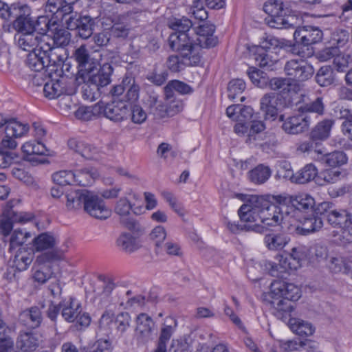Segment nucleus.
I'll return each instance as SVG.
<instances>
[{
	"instance_id": "4c0bfd02",
	"label": "nucleus",
	"mask_w": 352,
	"mask_h": 352,
	"mask_svg": "<svg viewBox=\"0 0 352 352\" xmlns=\"http://www.w3.org/2000/svg\"><path fill=\"white\" fill-rule=\"evenodd\" d=\"M290 238L284 233H270L264 237V243L270 250H280L289 242Z\"/></svg>"
},
{
	"instance_id": "79ce46f5",
	"label": "nucleus",
	"mask_w": 352,
	"mask_h": 352,
	"mask_svg": "<svg viewBox=\"0 0 352 352\" xmlns=\"http://www.w3.org/2000/svg\"><path fill=\"white\" fill-rule=\"evenodd\" d=\"M88 192L89 190H78L68 192L66 195V207L67 209L72 210L81 208L82 206H84Z\"/></svg>"
},
{
	"instance_id": "f8f14e48",
	"label": "nucleus",
	"mask_w": 352,
	"mask_h": 352,
	"mask_svg": "<svg viewBox=\"0 0 352 352\" xmlns=\"http://www.w3.org/2000/svg\"><path fill=\"white\" fill-rule=\"evenodd\" d=\"M327 222L335 228L340 229L344 234L352 237V213L345 209H333L326 211Z\"/></svg>"
},
{
	"instance_id": "7ed1b4c3",
	"label": "nucleus",
	"mask_w": 352,
	"mask_h": 352,
	"mask_svg": "<svg viewBox=\"0 0 352 352\" xmlns=\"http://www.w3.org/2000/svg\"><path fill=\"white\" fill-rule=\"evenodd\" d=\"M263 10L268 14L265 22L269 27L276 29L294 28L292 23L294 18L291 16L292 9L282 0L266 1Z\"/></svg>"
},
{
	"instance_id": "a19ab883",
	"label": "nucleus",
	"mask_w": 352,
	"mask_h": 352,
	"mask_svg": "<svg viewBox=\"0 0 352 352\" xmlns=\"http://www.w3.org/2000/svg\"><path fill=\"white\" fill-rule=\"evenodd\" d=\"M123 83L126 85V93L122 99L130 105L133 104L139 98V85L135 83V78L131 76H126L123 78Z\"/></svg>"
},
{
	"instance_id": "7c9ffc66",
	"label": "nucleus",
	"mask_w": 352,
	"mask_h": 352,
	"mask_svg": "<svg viewBox=\"0 0 352 352\" xmlns=\"http://www.w3.org/2000/svg\"><path fill=\"white\" fill-rule=\"evenodd\" d=\"M278 96L274 93L265 94L260 100V109L265 119L276 120L278 116Z\"/></svg>"
},
{
	"instance_id": "2f4dec72",
	"label": "nucleus",
	"mask_w": 352,
	"mask_h": 352,
	"mask_svg": "<svg viewBox=\"0 0 352 352\" xmlns=\"http://www.w3.org/2000/svg\"><path fill=\"white\" fill-rule=\"evenodd\" d=\"M115 288L113 280L109 276L100 274L98 276V283L94 289L95 298L100 301L107 300Z\"/></svg>"
},
{
	"instance_id": "b1692460",
	"label": "nucleus",
	"mask_w": 352,
	"mask_h": 352,
	"mask_svg": "<svg viewBox=\"0 0 352 352\" xmlns=\"http://www.w3.org/2000/svg\"><path fill=\"white\" fill-rule=\"evenodd\" d=\"M267 298L272 309V313L276 317L284 320L290 316V314L294 309L292 302L284 299L282 296H274L272 295V292H269Z\"/></svg>"
},
{
	"instance_id": "f704fd0d",
	"label": "nucleus",
	"mask_w": 352,
	"mask_h": 352,
	"mask_svg": "<svg viewBox=\"0 0 352 352\" xmlns=\"http://www.w3.org/2000/svg\"><path fill=\"white\" fill-rule=\"evenodd\" d=\"M113 67L109 63H104L96 74L89 75V82H93L100 89L111 82Z\"/></svg>"
},
{
	"instance_id": "e2e57ef3",
	"label": "nucleus",
	"mask_w": 352,
	"mask_h": 352,
	"mask_svg": "<svg viewBox=\"0 0 352 352\" xmlns=\"http://www.w3.org/2000/svg\"><path fill=\"white\" fill-rule=\"evenodd\" d=\"M131 121L137 124H142L147 118V114L142 107L137 104H129Z\"/></svg>"
},
{
	"instance_id": "a878e982",
	"label": "nucleus",
	"mask_w": 352,
	"mask_h": 352,
	"mask_svg": "<svg viewBox=\"0 0 352 352\" xmlns=\"http://www.w3.org/2000/svg\"><path fill=\"white\" fill-rule=\"evenodd\" d=\"M154 108L151 107L150 113L157 118H164L166 116H173L174 115L181 112L184 108L182 101L179 100H170L167 106L162 104L156 100H153Z\"/></svg>"
},
{
	"instance_id": "a18cd8bd",
	"label": "nucleus",
	"mask_w": 352,
	"mask_h": 352,
	"mask_svg": "<svg viewBox=\"0 0 352 352\" xmlns=\"http://www.w3.org/2000/svg\"><path fill=\"white\" fill-rule=\"evenodd\" d=\"M289 324L292 331L300 336H309L315 332V327L310 322L301 319L292 318Z\"/></svg>"
},
{
	"instance_id": "3c124183",
	"label": "nucleus",
	"mask_w": 352,
	"mask_h": 352,
	"mask_svg": "<svg viewBox=\"0 0 352 352\" xmlns=\"http://www.w3.org/2000/svg\"><path fill=\"white\" fill-rule=\"evenodd\" d=\"M142 207L133 208L132 204L126 198H120L116 203L114 210L121 218L127 217L131 211L135 214H140L142 212Z\"/></svg>"
},
{
	"instance_id": "0eeeda50",
	"label": "nucleus",
	"mask_w": 352,
	"mask_h": 352,
	"mask_svg": "<svg viewBox=\"0 0 352 352\" xmlns=\"http://www.w3.org/2000/svg\"><path fill=\"white\" fill-rule=\"evenodd\" d=\"M62 307L61 316L67 322H75L80 327H87L91 322V317L82 311L81 302L75 297L69 296L60 302Z\"/></svg>"
},
{
	"instance_id": "9d476101",
	"label": "nucleus",
	"mask_w": 352,
	"mask_h": 352,
	"mask_svg": "<svg viewBox=\"0 0 352 352\" xmlns=\"http://www.w3.org/2000/svg\"><path fill=\"white\" fill-rule=\"evenodd\" d=\"M94 108H98L99 113H102L104 117L116 122L127 120L130 116L129 104L122 99H115L107 104L99 102Z\"/></svg>"
},
{
	"instance_id": "bf43d9fd",
	"label": "nucleus",
	"mask_w": 352,
	"mask_h": 352,
	"mask_svg": "<svg viewBox=\"0 0 352 352\" xmlns=\"http://www.w3.org/2000/svg\"><path fill=\"white\" fill-rule=\"evenodd\" d=\"M114 323L116 330L122 334L125 333L131 326V315L128 312H120L116 316Z\"/></svg>"
},
{
	"instance_id": "9b49d317",
	"label": "nucleus",
	"mask_w": 352,
	"mask_h": 352,
	"mask_svg": "<svg viewBox=\"0 0 352 352\" xmlns=\"http://www.w3.org/2000/svg\"><path fill=\"white\" fill-rule=\"evenodd\" d=\"M65 25L68 30L76 31L80 38L87 39L93 34L96 21L89 15H80L75 12V15L66 19Z\"/></svg>"
},
{
	"instance_id": "0e129e2a",
	"label": "nucleus",
	"mask_w": 352,
	"mask_h": 352,
	"mask_svg": "<svg viewBox=\"0 0 352 352\" xmlns=\"http://www.w3.org/2000/svg\"><path fill=\"white\" fill-rule=\"evenodd\" d=\"M100 89L93 82H87L82 87V96L85 100L88 101H94L99 96Z\"/></svg>"
},
{
	"instance_id": "603ef678",
	"label": "nucleus",
	"mask_w": 352,
	"mask_h": 352,
	"mask_svg": "<svg viewBox=\"0 0 352 352\" xmlns=\"http://www.w3.org/2000/svg\"><path fill=\"white\" fill-rule=\"evenodd\" d=\"M33 256L31 253L19 248L13 260V266L19 271L26 270L32 261Z\"/></svg>"
},
{
	"instance_id": "338daca9",
	"label": "nucleus",
	"mask_w": 352,
	"mask_h": 352,
	"mask_svg": "<svg viewBox=\"0 0 352 352\" xmlns=\"http://www.w3.org/2000/svg\"><path fill=\"white\" fill-rule=\"evenodd\" d=\"M78 1V0H63L61 8H60L56 19H64L65 21L69 16L75 15V13H73V5Z\"/></svg>"
},
{
	"instance_id": "393cba45",
	"label": "nucleus",
	"mask_w": 352,
	"mask_h": 352,
	"mask_svg": "<svg viewBox=\"0 0 352 352\" xmlns=\"http://www.w3.org/2000/svg\"><path fill=\"white\" fill-rule=\"evenodd\" d=\"M177 327V320L172 316L166 317L162 324L157 346L153 352H166V345Z\"/></svg>"
},
{
	"instance_id": "473e14b6",
	"label": "nucleus",
	"mask_w": 352,
	"mask_h": 352,
	"mask_svg": "<svg viewBox=\"0 0 352 352\" xmlns=\"http://www.w3.org/2000/svg\"><path fill=\"white\" fill-rule=\"evenodd\" d=\"M74 184L82 186L91 185L98 176L96 169L91 167H85L73 171Z\"/></svg>"
},
{
	"instance_id": "4be33fe9",
	"label": "nucleus",
	"mask_w": 352,
	"mask_h": 352,
	"mask_svg": "<svg viewBox=\"0 0 352 352\" xmlns=\"http://www.w3.org/2000/svg\"><path fill=\"white\" fill-rule=\"evenodd\" d=\"M45 36L48 35L41 34L36 32L16 33L14 41L19 48L31 52L41 47V43Z\"/></svg>"
},
{
	"instance_id": "4d7b16f0",
	"label": "nucleus",
	"mask_w": 352,
	"mask_h": 352,
	"mask_svg": "<svg viewBox=\"0 0 352 352\" xmlns=\"http://www.w3.org/2000/svg\"><path fill=\"white\" fill-rule=\"evenodd\" d=\"M71 40L70 33L65 29H56L53 38L49 43L56 45L57 47H63L67 45Z\"/></svg>"
},
{
	"instance_id": "864d4df0",
	"label": "nucleus",
	"mask_w": 352,
	"mask_h": 352,
	"mask_svg": "<svg viewBox=\"0 0 352 352\" xmlns=\"http://www.w3.org/2000/svg\"><path fill=\"white\" fill-rule=\"evenodd\" d=\"M320 161L330 167H336L346 164L347 162V157L345 153L342 151H334L330 153H327L325 151L323 153L322 159Z\"/></svg>"
},
{
	"instance_id": "bb28decb",
	"label": "nucleus",
	"mask_w": 352,
	"mask_h": 352,
	"mask_svg": "<svg viewBox=\"0 0 352 352\" xmlns=\"http://www.w3.org/2000/svg\"><path fill=\"white\" fill-rule=\"evenodd\" d=\"M155 322L148 314L142 313L136 318V334L142 342H147L152 338Z\"/></svg>"
},
{
	"instance_id": "4468645a",
	"label": "nucleus",
	"mask_w": 352,
	"mask_h": 352,
	"mask_svg": "<svg viewBox=\"0 0 352 352\" xmlns=\"http://www.w3.org/2000/svg\"><path fill=\"white\" fill-rule=\"evenodd\" d=\"M215 27L212 24L200 25L197 30H192V37L195 38V46H197V52L200 54L201 48H210L218 43V38L214 35Z\"/></svg>"
},
{
	"instance_id": "a211bd4d",
	"label": "nucleus",
	"mask_w": 352,
	"mask_h": 352,
	"mask_svg": "<svg viewBox=\"0 0 352 352\" xmlns=\"http://www.w3.org/2000/svg\"><path fill=\"white\" fill-rule=\"evenodd\" d=\"M44 38L45 39H43L41 43L40 50L45 60L46 66L61 65L64 61V56L62 54L64 50L49 43V41H51V37L49 36Z\"/></svg>"
},
{
	"instance_id": "c756f323",
	"label": "nucleus",
	"mask_w": 352,
	"mask_h": 352,
	"mask_svg": "<svg viewBox=\"0 0 352 352\" xmlns=\"http://www.w3.org/2000/svg\"><path fill=\"white\" fill-rule=\"evenodd\" d=\"M68 146L87 160L96 159L99 149L94 145L76 139H70Z\"/></svg>"
},
{
	"instance_id": "f257e3e1",
	"label": "nucleus",
	"mask_w": 352,
	"mask_h": 352,
	"mask_svg": "<svg viewBox=\"0 0 352 352\" xmlns=\"http://www.w3.org/2000/svg\"><path fill=\"white\" fill-rule=\"evenodd\" d=\"M284 212L281 207L258 197H252L238 211L241 221L253 223L248 230L260 234L267 231L268 227L281 224L287 218Z\"/></svg>"
},
{
	"instance_id": "f03ea898",
	"label": "nucleus",
	"mask_w": 352,
	"mask_h": 352,
	"mask_svg": "<svg viewBox=\"0 0 352 352\" xmlns=\"http://www.w3.org/2000/svg\"><path fill=\"white\" fill-rule=\"evenodd\" d=\"M284 72L289 78H273L270 81V88L278 91L282 98L290 94L296 95V89H299V87L292 83L291 80L296 82L306 81L312 77L314 69L305 60L292 59L286 62Z\"/></svg>"
},
{
	"instance_id": "f3484780",
	"label": "nucleus",
	"mask_w": 352,
	"mask_h": 352,
	"mask_svg": "<svg viewBox=\"0 0 352 352\" xmlns=\"http://www.w3.org/2000/svg\"><path fill=\"white\" fill-rule=\"evenodd\" d=\"M270 292L274 296H282L289 301H296L301 296L300 289L293 283L274 280L270 285Z\"/></svg>"
},
{
	"instance_id": "774afa93",
	"label": "nucleus",
	"mask_w": 352,
	"mask_h": 352,
	"mask_svg": "<svg viewBox=\"0 0 352 352\" xmlns=\"http://www.w3.org/2000/svg\"><path fill=\"white\" fill-rule=\"evenodd\" d=\"M52 274L50 269L43 266L35 270L32 278L35 282L44 284L52 277Z\"/></svg>"
},
{
	"instance_id": "ea45409f",
	"label": "nucleus",
	"mask_w": 352,
	"mask_h": 352,
	"mask_svg": "<svg viewBox=\"0 0 352 352\" xmlns=\"http://www.w3.org/2000/svg\"><path fill=\"white\" fill-rule=\"evenodd\" d=\"M289 45L290 41L286 39H280L273 36H267L258 48H263L265 51L277 54L280 50L286 49Z\"/></svg>"
},
{
	"instance_id": "c03bdc74",
	"label": "nucleus",
	"mask_w": 352,
	"mask_h": 352,
	"mask_svg": "<svg viewBox=\"0 0 352 352\" xmlns=\"http://www.w3.org/2000/svg\"><path fill=\"white\" fill-rule=\"evenodd\" d=\"M333 124V121L330 119L324 120L311 130L310 137L314 140L323 141L327 139L330 135V131Z\"/></svg>"
},
{
	"instance_id": "cd10ccee",
	"label": "nucleus",
	"mask_w": 352,
	"mask_h": 352,
	"mask_svg": "<svg viewBox=\"0 0 352 352\" xmlns=\"http://www.w3.org/2000/svg\"><path fill=\"white\" fill-rule=\"evenodd\" d=\"M22 151L25 160L37 162L38 157L41 155H49V150L40 141H29L22 146Z\"/></svg>"
},
{
	"instance_id": "052dcab7",
	"label": "nucleus",
	"mask_w": 352,
	"mask_h": 352,
	"mask_svg": "<svg viewBox=\"0 0 352 352\" xmlns=\"http://www.w3.org/2000/svg\"><path fill=\"white\" fill-rule=\"evenodd\" d=\"M54 182L60 186L66 185H73L74 175L72 170H60L52 175Z\"/></svg>"
},
{
	"instance_id": "c9c22d12",
	"label": "nucleus",
	"mask_w": 352,
	"mask_h": 352,
	"mask_svg": "<svg viewBox=\"0 0 352 352\" xmlns=\"http://www.w3.org/2000/svg\"><path fill=\"white\" fill-rule=\"evenodd\" d=\"M254 56L256 63L266 70H273L278 60V54L265 51L263 48H257Z\"/></svg>"
},
{
	"instance_id": "1a4fd4ad",
	"label": "nucleus",
	"mask_w": 352,
	"mask_h": 352,
	"mask_svg": "<svg viewBox=\"0 0 352 352\" xmlns=\"http://www.w3.org/2000/svg\"><path fill=\"white\" fill-rule=\"evenodd\" d=\"M289 105L294 104H298V111L301 114L310 116L311 113H315L317 116H322L324 112V104L322 98L316 97L311 99L310 96L306 94H298L296 95L290 94L283 98Z\"/></svg>"
},
{
	"instance_id": "680f3d73",
	"label": "nucleus",
	"mask_w": 352,
	"mask_h": 352,
	"mask_svg": "<svg viewBox=\"0 0 352 352\" xmlns=\"http://www.w3.org/2000/svg\"><path fill=\"white\" fill-rule=\"evenodd\" d=\"M340 118L344 121L342 124V129L344 134L352 141V113L347 109H341Z\"/></svg>"
},
{
	"instance_id": "69168bd1",
	"label": "nucleus",
	"mask_w": 352,
	"mask_h": 352,
	"mask_svg": "<svg viewBox=\"0 0 352 352\" xmlns=\"http://www.w3.org/2000/svg\"><path fill=\"white\" fill-rule=\"evenodd\" d=\"M307 340L299 342L297 340H280L279 346L284 352H292L307 346Z\"/></svg>"
},
{
	"instance_id": "09e8293b",
	"label": "nucleus",
	"mask_w": 352,
	"mask_h": 352,
	"mask_svg": "<svg viewBox=\"0 0 352 352\" xmlns=\"http://www.w3.org/2000/svg\"><path fill=\"white\" fill-rule=\"evenodd\" d=\"M323 222L320 217L305 218L301 226L296 227V232L300 235H307L320 229Z\"/></svg>"
},
{
	"instance_id": "de8ad7c7",
	"label": "nucleus",
	"mask_w": 352,
	"mask_h": 352,
	"mask_svg": "<svg viewBox=\"0 0 352 352\" xmlns=\"http://www.w3.org/2000/svg\"><path fill=\"white\" fill-rule=\"evenodd\" d=\"M25 64L31 70L34 72H41L45 67H47L45 60L41 54L40 48L36 49V50L28 54Z\"/></svg>"
},
{
	"instance_id": "ddd939ff",
	"label": "nucleus",
	"mask_w": 352,
	"mask_h": 352,
	"mask_svg": "<svg viewBox=\"0 0 352 352\" xmlns=\"http://www.w3.org/2000/svg\"><path fill=\"white\" fill-rule=\"evenodd\" d=\"M278 119L283 123V130L289 134H298L305 131L313 122L309 116L301 113L294 116L280 114Z\"/></svg>"
},
{
	"instance_id": "37998d69",
	"label": "nucleus",
	"mask_w": 352,
	"mask_h": 352,
	"mask_svg": "<svg viewBox=\"0 0 352 352\" xmlns=\"http://www.w3.org/2000/svg\"><path fill=\"white\" fill-rule=\"evenodd\" d=\"M32 243L36 252H41L53 249L56 244V239L49 232H43L35 237Z\"/></svg>"
},
{
	"instance_id": "5fc2aeb1",
	"label": "nucleus",
	"mask_w": 352,
	"mask_h": 352,
	"mask_svg": "<svg viewBox=\"0 0 352 352\" xmlns=\"http://www.w3.org/2000/svg\"><path fill=\"white\" fill-rule=\"evenodd\" d=\"M315 78L320 86H329L334 82L333 69L330 66H322L318 71Z\"/></svg>"
},
{
	"instance_id": "c85d7f7f",
	"label": "nucleus",
	"mask_w": 352,
	"mask_h": 352,
	"mask_svg": "<svg viewBox=\"0 0 352 352\" xmlns=\"http://www.w3.org/2000/svg\"><path fill=\"white\" fill-rule=\"evenodd\" d=\"M297 151L307 153L315 160L320 161L323 157L325 148L319 140H314L310 137L309 140L301 142L297 146Z\"/></svg>"
},
{
	"instance_id": "5701e85b",
	"label": "nucleus",
	"mask_w": 352,
	"mask_h": 352,
	"mask_svg": "<svg viewBox=\"0 0 352 352\" xmlns=\"http://www.w3.org/2000/svg\"><path fill=\"white\" fill-rule=\"evenodd\" d=\"M74 56L78 63L79 71L82 72V74L85 73L89 74L98 66V61L91 57L88 49L84 45L75 50Z\"/></svg>"
},
{
	"instance_id": "39448f33",
	"label": "nucleus",
	"mask_w": 352,
	"mask_h": 352,
	"mask_svg": "<svg viewBox=\"0 0 352 352\" xmlns=\"http://www.w3.org/2000/svg\"><path fill=\"white\" fill-rule=\"evenodd\" d=\"M4 126V135L0 142L1 148L14 149L17 146L16 139L25 136L29 131L28 124L16 119H6L0 114V129Z\"/></svg>"
},
{
	"instance_id": "6ab92c4d",
	"label": "nucleus",
	"mask_w": 352,
	"mask_h": 352,
	"mask_svg": "<svg viewBox=\"0 0 352 352\" xmlns=\"http://www.w3.org/2000/svg\"><path fill=\"white\" fill-rule=\"evenodd\" d=\"M13 22V28L17 33L35 32L34 21L31 17V10L27 5L21 6L17 9Z\"/></svg>"
},
{
	"instance_id": "20e7f679",
	"label": "nucleus",
	"mask_w": 352,
	"mask_h": 352,
	"mask_svg": "<svg viewBox=\"0 0 352 352\" xmlns=\"http://www.w3.org/2000/svg\"><path fill=\"white\" fill-rule=\"evenodd\" d=\"M192 21L186 17L171 20L169 27L175 32L169 36V45H173L177 49L183 46L195 47V38L192 37Z\"/></svg>"
},
{
	"instance_id": "aec40b11",
	"label": "nucleus",
	"mask_w": 352,
	"mask_h": 352,
	"mask_svg": "<svg viewBox=\"0 0 352 352\" xmlns=\"http://www.w3.org/2000/svg\"><path fill=\"white\" fill-rule=\"evenodd\" d=\"M284 167L286 168V172L283 177L289 178L292 182L296 184H307L315 179L318 175V170L312 164H306L295 173L290 169L289 164L285 163Z\"/></svg>"
},
{
	"instance_id": "dca6fc26",
	"label": "nucleus",
	"mask_w": 352,
	"mask_h": 352,
	"mask_svg": "<svg viewBox=\"0 0 352 352\" xmlns=\"http://www.w3.org/2000/svg\"><path fill=\"white\" fill-rule=\"evenodd\" d=\"M322 38V31L315 26L298 27L294 33L295 41L303 46H309L319 43Z\"/></svg>"
},
{
	"instance_id": "72a5a7b5",
	"label": "nucleus",
	"mask_w": 352,
	"mask_h": 352,
	"mask_svg": "<svg viewBox=\"0 0 352 352\" xmlns=\"http://www.w3.org/2000/svg\"><path fill=\"white\" fill-rule=\"evenodd\" d=\"M16 345L23 352H33L39 346L38 336L30 331L21 332L16 340Z\"/></svg>"
},
{
	"instance_id": "e433bc0d",
	"label": "nucleus",
	"mask_w": 352,
	"mask_h": 352,
	"mask_svg": "<svg viewBox=\"0 0 352 352\" xmlns=\"http://www.w3.org/2000/svg\"><path fill=\"white\" fill-rule=\"evenodd\" d=\"M116 243L122 251L128 253L135 252L141 246L139 238L129 232H122L118 238Z\"/></svg>"
},
{
	"instance_id": "6e6d98bb",
	"label": "nucleus",
	"mask_w": 352,
	"mask_h": 352,
	"mask_svg": "<svg viewBox=\"0 0 352 352\" xmlns=\"http://www.w3.org/2000/svg\"><path fill=\"white\" fill-rule=\"evenodd\" d=\"M30 237L31 234L30 232H23L21 230H14L9 238V250L12 252L13 250L21 247Z\"/></svg>"
},
{
	"instance_id": "13d9d810",
	"label": "nucleus",
	"mask_w": 352,
	"mask_h": 352,
	"mask_svg": "<svg viewBox=\"0 0 352 352\" xmlns=\"http://www.w3.org/2000/svg\"><path fill=\"white\" fill-rule=\"evenodd\" d=\"M246 85L245 81L241 78L232 79L228 83V98L234 100L238 95L241 94L245 89Z\"/></svg>"
},
{
	"instance_id": "49530a36",
	"label": "nucleus",
	"mask_w": 352,
	"mask_h": 352,
	"mask_svg": "<svg viewBox=\"0 0 352 352\" xmlns=\"http://www.w3.org/2000/svg\"><path fill=\"white\" fill-rule=\"evenodd\" d=\"M315 206L314 199L309 195L301 193L293 197L292 206L299 211L311 210Z\"/></svg>"
},
{
	"instance_id": "6e6552de",
	"label": "nucleus",
	"mask_w": 352,
	"mask_h": 352,
	"mask_svg": "<svg viewBox=\"0 0 352 352\" xmlns=\"http://www.w3.org/2000/svg\"><path fill=\"white\" fill-rule=\"evenodd\" d=\"M307 256V248L304 245L293 247L287 256H280L279 263L272 265L270 273L272 276H279L278 274L296 270L302 266V262Z\"/></svg>"
},
{
	"instance_id": "423d86ee",
	"label": "nucleus",
	"mask_w": 352,
	"mask_h": 352,
	"mask_svg": "<svg viewBox=\"0 0 352 352\" xmlns=\"http://www.w3.org/2000/svg\"><path fill=\"white\" fill-rule=\"evenodd\" d=\"M173 50L179 53V55L170 56L167 60V67L173 72H179L187 66H197L201 60V54L197 52V47L183 46L181 49L169 45Z\"/></svg>"
},
{
	"instance_id": "8fccbe9b",
	"label": "nucleus",
	"mask_w": 352,
	"mask_h": 352,
	"mask_svg": "<svg viewBox=\"0 0 352 352\" xmlns=\"http://www.w3.org/2000/svg\"><path fill=\"white\" fill-rule=\"evenodd\" d=\"M62 85V82L58 80L47 82L43 87L45 96L50 99H53L64 94H70L71 93L67 92Z\"/></svg>"
},
{
	"instance_id": "412c9836",
	"label": "nucleus",
	"mask_w": 352,
	"mask_h": 352,
	"mask_svg": "<svg viewBox=\"0 0 352 352\" xmlns=\"http://www.w3.org/2000/svg\"><path fill=\"white\" fill-rule=\"evenodd\" d=\"M45 308L43 302H39L38 305L32 306L21 311L19 315V322L31 329L38 328L43 322V314L41 309Z\"/></svg>"
},
{
	"instance_id": "2eb2a0df",
	"label": "nucleus",
	"mask_w": 352,
	"mask_h": 352,
	"mask_svg": "<svg viewBox=\"0 0 352 352\" xmlns=\"http://www.w3.org/2000/svg\"><path fill=\"white\" fill-rule=\"evenodd\" d=\"M83 208L90 216L96 219H106L111 215V210L107 208L104 201L91 191L87 194Z\"/></svg>"
},
{
	"instance_id": "58836bf2",
	"label": "nucleus",
	"mask_w": 352,
	"mask_h": 352,
	"mask_svg": "<svg viewBox=\"0 0 352 352\" xmlns=\"http://www.w3.org/2000/svg\"><path fill=\"white\" fill-rule=\"evenodd\" d=\"M272 170L267 166L258 164L248 173L250 181L257 185L265 183L271 177Z\"/></svg>"
}]
</instances>
